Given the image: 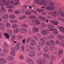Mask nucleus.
<instances>
[{"mask_svg": "<svg viewBox=\"0 0 64 64\" xmlns=\"http://www.w3.org/2000/svg\"><path fill=\"white\" fill-rule=\"evenodd\" d=\"M52 59L53 60V61H55L56 58V57L54 56H52L51 57Z\"/></svg>", "mask_w": 64, "mask_h": 64, "instance_id": "38", "label": "nucleus"}, {"mask_svg": "<svg viewBox=\"0 0 64 64\" xmlns=\"http://www.w3.org/2000/svg\"><path fill=\"white\" fill-rule=\"evenodd\" d=\"M31 21L32 23H34V24H36V25H38L40 23L39 20H31Z\"/></svg>", "mask_w": 64, "mask_h": 64, "instance_id": "1", "label": "nucleus"}, {"mask_svg": "<svg viewBox=\"0 0 64 64\" xmlns=\"http://www.w3.org/2000/svg\"><path fill=\"white\" fill-rule=\"evenodd\" d=\"M34 40L33 39H32V38L30 37L27 40Z\"/></svg>", "mask_w": 64, "mask_h": 64, "instance_id": "63", "label": "nucleus"}, {"mask_svg": "<svg viewBox=\"0 0 64 64\" xmlns=\"http://www.w3.org/2000/svg\"><path fill=\"white\" fill-rule=\"evenodd\" d=\"M49 51V50L48 47H46L44 48V52H48Z\"/></svg>", "mask_w": 64, "mask_h": 64, "instance_id": "17", "label": "nucleus"}, {"mask_svg": "<svg viewBox=\"0 0 64 64\" xmlns=\"http://www.w3.org/2000/svg\"><path fill=\"white\" fill-rule=\"evenodd\" d=\"M55 4L53 2H50L49 3V5L50 6H54Z\"/></svg>", "mask_w": 64, "mask_h": 64, "instance_id": "39", "label": "nucleus"}, {"mask_svg": "<svg viewBox=\"0 0 64 64\" xmlns=\"http://www.w3.org/2000/svg\"><path fill=\"white\" fill-rule=\"evenodd\" d=\"M1 9L2 11H3V12H5V11H6L5 8L4 7H1Z\"/></svg>", "mask_w": 64, "mask_h": 64, "instance_id": "48", "label": "nucleus"}, {"mask_svg": "<svg viewBox=\"0 0 64 64\" xmlns=\"http://www.w3.org/2000/svg\"><path fill=\"white\" fill-rule=\"evenodd\" d=\"M36 1V2H33V3L34 4H36H36H41L42 3L41 2H40V0H35Z\"/></svg>", "mask_w": 64, "mask_h": 64, "instance_id": "18", "label": "nucleus"}, {"mask_svg": "<svg viewBox=\"0 0 64 64\" xmlns=\"http://www.w3.org/2000/svg\"><path fill=\"white\" fill-rule=\"evenodd\" d=\"M7 7L8 8H11L14 7V6L12 5L8 6H7Z\"/></svg>", "mask_w": 64, "mask_h": 64, "instance_id": "47", "label": "nucleus"}, {"mask_svg": "<svg viewBox=\"0 0 64 64\" xmlns=\"http://www.w3.org/2000/svg\"><path fill=\"white\" fill-rule=\"evenodd\" d=\"M8 33L10 34V36H11V35H12L13 33L11 31V30H8Z\"/></svg>", "mask_w": 64, "mask_h": 64, "instance_id": "28", "label": "nucleus"}, {"mask_svg": "<svg viewBox=\"0 0 64 64\" xmlns=\"http://www.w3.org/2000/svg\"><path fill=\"white\" fill-rule=\"evenodd\" d=\"M40 61L43 63H46L47 62L46 60L44 59H41L40 60Z\"/></svg>", "mask_w": 64, "mask_h": 64, "instance_id": "27", "label": "nucleus"}, {"mask_svg": "<svg viewBox=\"0 0 64 64\" xmlns=\"http://www.w3.org/2000/svg\"><path fill=\"white\" fill-rule=\"evenodd\" d=\"M50 42H51L52 45H54V44H55V42L53 40H50Z\"/></svg>", "mask_w": 64, "mask_h": 64, "instance_id": "58", "label": "nucleus"}, {"mask_svg": "<svg viewBox=\"0 0 64 64\" xmlns=\"http://www.w3.org/2000/svg\"><path fill=\"white\" fill-rule=\"evenodd\" d=\"M58 38L60 40H61L62 39H64V36L61 34H59L58 35Z\"/></svg>", "mask_w": 64, "mask_h": 64, "instance_id": "11", "label": "nucleus"}, {"mask_svg": "<svg viewBox=\"0 0 64 64\" xmlns=\"http://www.w3.org/2000/svg\"><path fill=\"white\" fill-rule=\"evenodd\" d=\"M51 44V43L49 42H47L46 44V45L47 46H50Z\"/></svg>", "mask_w": 64, "mask_h": 64, "instance_id": "43", "label": "nucleus"}, {"mask_svg": "<svg viewBox=\"0 0 64 64\" xmlns=\"http://www.w3.org/2000/svg\"><path fill=\"white\" fill-rule=\"evenodd\" d=\"M15 53H16L15 51H11V52H10L11 54L13 56H15Z\"/></svg>", "mask_w": 64, "mask_h": 64, "instance_id": "33", "label": "nucleus"}, {"mask_svg": "<svg viewBox=\"0 0 64 64\" xmlns=\"http://www.w3.org/2000/svg\"><path fill=\"white\" fill-rule=\"evenodd\" d=\"M40 1L42 2H41L42 3L41 4H46V3L48 2V1L47 0L45 1V2H44L45 0H40Z\"/></svg>", "mask_w": 64, "mask_h": 64, "instance_id": "24", "label": "nucleus"}, {"mask_svg": "<svg viewBox=\"0 0 64 64\" xmlns=\"http://www.w3.org/2000/svg\"><path fill=\"white\" fill-rule=\"evenodd\" d=\"M30 45L31 46H34V45H37V43L36 42L35 40H30Z\"/></svg>", "mask_w": 64, "mask_h": 64, "instance_id": "9", "label": "nucleus"}, {"mask_svg": "<svg viewBox=\"0 0 64 64\" xmlns=\"http://www.w3.org/2000/svg\"><path fill=\"white\" fill-rule=\"evenodd\" d=\"M48 27L49 28H54V26L52 25L49 24L48 26Z\"/></svg>", "mask_w": 64, "mask_h": 64, "instance_id": "36", "label": "nucleus"}, {"mask_svg": "<svg viewBox=\"0 0 64 64\" xmlns=\"http://www.w3.org/2000/svg\"><path fill=\"white\" fill-rule=\"evenodd\" d=\"M20 45V44H19V42H18L16 43V50H18V49H19Z\"/></svg>", "mask_w": 64, "mask_h": 64, "instance_id": "23", "label": "nucleus"}, {"mask_svg": "<svg viewBox=\"0 0 64 64\" xmlns=\"http://www.w3.org/2000/svg\"><path fill=\"white\" fill-rule=\"evenodd\" d=\"M8 15L7 14H4L2 15V17L4 19H7L8 18Z\"/></svg>", "mask_w": 64, "mask_h": 64, "instance_id": "12", "label": "nucleus"}, {"mask_svg": "<svg viewBox=\"0 0 64 64\" xmlns=\"http://www.w3.org/2000/svg\"><path fill=\"white\" fill-rule=\"evenodd\" d=\"M44 56L45 58H47V59L50 58V56H49V55H48L46 53H44Z\"/></svg>", "mask_w": 64, "mask_h": 64, "instance_id": "19", "label": "nucleus"}, {"mask_svg": "<svg viewBox=\"0 0 64 64\" xmlns=\"http://www.w3.org/2000/svg\"><path fill=\"white\" fill-rule=\"evenodd\" d=\"M10 22L11 23H17V20L15 19L10 20Z\"/></svg>", "mask_w": 64, "mask_h": 64, "instance_id": "14", "label": "nucleus"}, {"mask_svg": "<svg viewBox=\"0 0 64 64\" xmlns=\"http://www.w3.org/2000/svg\"><path fill=\"white\" fill-rule=\"evenodd\" d=\"M18 26L17 24H14L12 26V28H16L18 27Z\"/></svg>", "mask_w": 64, "mask_h": 64, "instance_id": "34", "label": "nucleus"}, {"mask_svg": "<svg viewBox=\"0 0 64 64\" xmlns=\"http://www.w3.org/2000/svg\"><path fill=\"white\" fill-rule=\"evenodd\" d=\"M63 52V50H60L58 52V55L60 57H61V55L62 54V53Z\"/></svg>", "mask_w": 64, "mask_h": 64, "instance_id": "20", "label": "nucleus"}, {"mask_svg": "<svg viewBox=\"0 0 64 64\" xmlns=\"http://www.w3.org/2000/svg\"><path fill=\"white\" fill-rule=\"evenodd\" d=\"M37 50L38 51H39L41 50V47L40 46H38L37 47Z\"/></svg>", "mask_w": 64, "mask_h": 64, "instance_id": "49", "label": "nucleus"}, {"mask_svg": "<svg viewBox=\"0 0 64 64\" xmlns=\"http://www.w3.org/2000/svg\"><path fill=\"white\" fill-rule=\"evenodd\" d=\"M15 14H19L20 13V11L17 10L15 11L14 12Z\"/></svg>", "mask_w": 64, "mask_h": 64, "instance_id": "57", "label": "nucleus"}, {"mask_svg": "<svg viewBox=\"0 0 64 64\" xmlns=\"http://www.w3.org/2000/svg\"><path fill=\"white\" fill-rule=\"evenodd\" d=\"M7 63V60L5 58H0V64H5Z\"/></svg>", "mask_w": 64, "mask_h": 64, "instance_id": "2", "label": "nucleus"}, {"mask_svg": "<svg viewBox=\"0 0 64 64\" xmlns=\"http://www.w3.org/2000/svg\"><path fill=\"white\" fill-rule=\"evenodd\" d=\"M22 26L23 27H26V28L28 27V25L25 24H22Z\"/></svg>", "mask_w": 64, "mask_h": 64, "instance_id": "45", "label": "nucleus"}, {"mask_svg": "<svg viewBox=\"0 0 64 64\" xmlns=\"http://www.w3.org/2000/svg\"><path fill=\"white\" fill-rule=\"evenodd\" d=\"M48 31H54V30H57V29L56 28L54 29H50L48 30Z\"/></svg>", "mask_w": 64, "mask_h": 64, "instance_id": "50", "label": "nucleus"}, {"mask_svg": "<svg viewBox=\"0 0 64 64\" xmlns=\"http://www.w3.org/2000/svg\"><path fill=\"white\" fill-rule=\"evenodd\" d=\"M33 31L35 32H37L39 31V28L36 27H34L33 29Z\"/></svg>", "mask_w": 64, "mask_h": 64, "instance_id": "15", "label": "nucleus"}, {"mask_svg": "<svg viewBox=\"0 0 64 64\" xmlns=\"http://www.w3.org/2000/svg\"><path fill=\"white\" fill-rule=\"evenodd\" d=\"M20 59H24V56L22 55H20Z\"/></svg>", "mask_w": 64, "mask_h": 64, "instance_id": "53", "label": "nucleus"}, {"mask_svg": "<svg viewBox=\"0 0 64 64\" xmlns=\"http://www.w3.org/2000/svg\"><path fill=\"white\" fill-rule=\"evenodd\" d=\"M2 46L5 48H7L8 47V46L7 45V44L6 42H4L2 44Z\"/></svg>", "mask_w": 64, "mask_h": 64, "instance_id": "13", "label": "nucleus"}, {"mask_svg": "<svg viewBox=\"0 0 64 64\" xmlns=\"http://www.w3.org/2000/svg\"><path fill=\"white\" fill-rule=\"evenodd\" d=\"M51 13H52L51 15L52 16H53L54 17H56L58 14L57 12H56V11H52L51 12Z\"/></svg>", "mask_w": 64, "mask_h": 64, "instance_id": "8", "label": "nucleus"}, {"mask_svg": "<svg viewBox=\"0 0 64 64\" xmlns=\"http://www.w3.org/2000/svg\"><path fill=\"white\" fill-rule=\"evenodd\" d=\"M6 59L8 61H10L13 60V58L12 57H11L10 56H8L6 58Z\"/></svg>", "mask_w": 64, "mask_h": 64, "instance_id": "10", "label": "nucleus"}, {"mask_svg": "<svg viewBox=\"0 0 64 64\" xmlns=\"http://www.w3.org/2000/svg\"><path fill=\"white\" fill-rule=\"evenodd\" d=\"M2 1L3 3H0V6H4V4H5L6 5H7L9 4V2H6V0H2Z\"/></svg>", "mask_w": 64, "mask_h": 64, "instance_id": "4", "label": "nucleus"}, {"mask_svg": "<svg viewBox=\"0 0 64 64\" xmlns=\"http://www.w3.org/2000/svg\"><path fill=\"white\" fill-rule=\"evenodd\" d=\"M29 64H34V63L32 61V60H30V62L28 63Z\"/></svg>", "mask_w": 64, "mask_h": 64, "instance_id": "60", "label": "nucleus"}, {"mask_svg": "<svg viewBox=\"0 0 64 64\" xmlns=\"http://www.w3.org/2000/svg\"><path fill=\"white\" fill-rule=\"evenodd\" d=\"M56 44L58 45H59L60 44V42L59 40H57L56 42Z\"/></svg>", "mask_w": 64, "mask_h": 64, "instance_id": "59", "label": "nucleus"}, {"mask_svg": "<svg viewBox=\"0 0 64 64\" xmlns=\"http://www.w3.org/2000/svg\"><path fill=\"white\" fill-rule=\"evenodd\" d=\"M25 14L26 15H31L32 13L31 12L26 11L25 12Z\"/></svg>", "mask_w": 64, "mask_h": 64, "instance_id": "41", "label": "nucleus"}, {"mask_svg": "<svg viewBox=\"0 0 64 64\" xmlns=\"http://www.w3.org/2000/svg\"><path fill=\"white\" fill-rule=\"evenodd\" d=\"M51 22L52 24H54L55 25H58L59 24V22L58 21H56L55 20H52Z\"/></svg>", "mask_w": 64, "mask_h": 64, "instance_id": "6", "label": "nucleus"}, {"mask_svg": "<svg viewBox=\"0 0 64 64\" xmlns=\"http://www.w3.org/2000/svg\"><path fill=\"white\" fill-rule=\"evenodd\" d=\"M42 28H44V27H45L46 26V25L45 24H42Z\"/></svg>", "mask_w": 64, "mask_h": 64, "instance_id": "55", "label": "nucleus"}, {"mask_svg": "<svg viewBox=\"0 0 64 64\" xmlns=\"http://www.w3.org/2000/svg\"><path fill=\"white\" fill-rule=\"evenodd\" d=\"M15 35H13L11 38L12 40H15Z\"/></svg>", "mask_w": 64, "mask_h": 64, "instance_id": "46", "label": "nucleus"}, {"mask_svg": "<svg viewBox=\"0 0 64 64\" xmlns=\"http://www.w3.org/2000/svg\"><path fill=\"white\" fill-rule=\"evenodd\" d=\"M5 56V54L3 52H0V56L4 57Z\"/></svg>", "mask_w": 64, "mask_h": 64, "instance_id": "44", "label": "nucleus"}, {"mask_svg": "<svg viewBox=\"0 0 64 64\" xmlns=\"http://www.w3.org/2000/svg\"><path fill=\"white\" fill-rule=\"evenodd\" d=\"M36 10L39 12V13H40V12H44V10L42 9L38 8L36 9Z\"/></svg>", "mask_w": 64, "mask_h": 64, "instance_id": "25", "label": "nucleus"}, {"mask_svg": "<svg viewBox=\"0 0 64 64\" xmlns=\"http://www.w3.org/2000/svg\"><path fill=\"white\" fill-rule=\"evenodd\" d=\"M54 38V36L53 35H50L49 36V37L48 38L49 39H52Z\"/></svg>", "mask_w": 64, "mask_h": 64, "instance_id": "40", "label": "nucleus"}, {"mask_svg": "<svg viewBox=\"0 0 64 64\" xmlns=\"http://www.w3.org/2000/svg\"><path fill=\"white\" fill-rule=\"evenodd\" d=\"M20 32L22 33H26V30L25 28H22L20 30Z\"/></svg>", "mask_w": 64, "mask_h": 64, "instance_id": "21", "label": "nucleus"}, {"mask_svg": "<svg viewBox=\"0 0 64 64\" xmlns=\"http://www.w3.org/2000/svg\"><path fill=\"white\" fill-rule=\"evenodd\" d=\"M6 27L7 28H10V25L9 23H7L6 24Z\"/></svg>", "mask_w": 64, "mask_h": 64, "instance_id": "42", "label": "nucleus"}, {"mask_svg": "<svg viewBox=\"0 0 64 64\" xmlns=\"http://www.w3.org/2000/svg\"><path fill=\"white\" fill-rule=\"evenodd\" d=\"M58 30H54L53 31V34H54V35H58L59 33L57 31Z\"/></svg>", "mask_w": 64, "mask_h": 64, "instance_id": "26", "label": "nucleus"}, {"mask_svg": "<svg viewBox=\"0 0 64 64\" xmlns=\"http://www.w3.org/2000/svg\"><path fill=\"white\" fill-rule=\"evenodd\" d=\"M3 52L4 53H8V51L7 50H6V49H4L3 50Z\"/></svg>", "mask_w": 64, "mask_h": 64, "instance_id": "52", "label": "nucleus"}, {"mask_svg": "<svg viewBox=\"0 0 64 64\" xmlns=\"http://www.w3.org/2000/svg\"><path fill=\"white\" fill-rule=\"evenodd\" d=\"M30 54H29V56L33 57L34 55L36 54V52L34 51H30L29 52Z\"/></svg>", "mask_w": 64, "mask_h": 64, "instance_id": "3", "label": "nucleus"}, {"mask_svg": "<svg viewBox=\"0 0 64 64\" xmlns=\"http://www.w3.org/2000/svg\"><path fill=\"white\" fill-rule=\"evenodd\" d=\"M4 35L5 36L6 38V39H8L9 38V34H7L6 33H5L4 34Z\"/></svg>", "mask_w": 64, "mask_h": 64, "instance_id": "32", "label": "nucleus"}, {"mask_svg": "<svg viewBox=\"0 0 64 64\" xmlns=\"http://www.w3.org/2000/svg\"><path fill=\"white\" fill-rule=\"evenodd\" d=\"M58 18V19H59V20H63L62 17H60V16H59Z\"/></svg>", "mask_w": 64, "mask_h": 64, "instance_id": "64", "label": "nucleus"}, {"mask_svg": "<svg viewBox=\"0 0 64 64\" xmlns=\"http://www.w3.org/2000/svg\"><path fill=\"white\" fill-rule=\"evenodd\" d=\"M26 18V16L25 15H23L21 16L19 18L20 20H23V19H24Z\"/></svg>", "mask_w": 64, "mask_h": 64, "instance_id": "16", "label": "nucleus"}, {"mask_svg": "<svg viewBox=\"0 0 64 64\" xmlns=\"http://www.w3.org/2000/svg\"><path fill=\"white\" fill-rule=\"evenodd\" d=\"M0 29L2 30L5 29V24L2 22L0 23Z\"/></svg>", "mask_w": 64, "mask_h": 64, "instance_id": "5", "label": "nucleus"}, {"mask_svg": "<svg viewBox=\"0 0 64 64\" xmlns=\"http://www.w3.org/2000/svg\"><path fill=\"white\" fill-rule=\"evenodd\" d=\"M15 1H16V3H15L14 4V5H18L19 4V0H15Z\"/></svg>", "mask_w": 64, "mask_h": 64, "instance_id": "37", "label": "nucleus"}, {"mask_svg": "<svg viewBox=\"0 0 64 64\" xmlns=\"http://www.w3.org/2000/svg\"><path fill=\"white\" fill-rule=\"evenodd\" d=\"M10 19H15L16 16L14 15H10Z\"/></svg>", "mask_w": 64, "mask_h": 64, "instance_id": "30", "label": "nucleus"}, {"mask_svg": "<svg viewBox=\"0 0 64 64\" xmlns=\"http://www.w3.org/2000/svg\"><path fill=\"white\" fill-rule=\"evenodd\" d=\"M58 13L59 14H60V15H61V16L62 17H64V14H63V12H62L61 11L59 10L58 11Z\"/></svg>", "mask_w": 64, "mask_h": 64, "instance_id": "35", "label": "nucleus"}, {"mask_svg": "<svg viewBox=\"0 0 64 64\" xmlns=\"http://www.w3.org/2000/svg\"><path fill=\"white\" fill-rule=\"evenodd\" d=\"M46 20V18L44 17H42V21H44V22H45Z\"/></svg>", "mask_w": 64, "mask_h": 64, "instance_id": "51", "label": "nucleus"}, {"mask_svg": "<svg viewBox=\"0 0 64 64\" xmlns=\"http://www.w3.org/2000/svg\"><path fill=\"white\" fill-rule=\"evenodd\" d=\"M29 18H30L31 19H36L37 18V17L36 16H33V15H30L29 16Z\"/></svg>", "mask_w": 64, "mask_h": 64, "instance_id": "22", "label": "nucleus"}, {"mask_svg": "<svg viewBox=\"0 0 64 64\" xmlns=\"http://www.w3.org/2000/svg\"><path fill=\"white\" fill-rule=\"evenodd\" d=\"M50 7L49 6H48L46 7V10H50Z\"/></svg>", "mask_w": 64, "mask_h": 64, "instance_id": "54", "label": "nucleus"}, {"mask_svg": "<svg viewBox=\"0 0 64 64\" xmlns=\"http://www.w3.org/2000/svg\"><path fill=\"white\" fill-rule=\"evenodd\" d=\"M15 48L12 47V51H15Z\"/></svg>", "mask_w": 64, "mask_h": 64, "instance_id": "62", "label": "nucleus"}, {"mask_svg": "<svg viewBox=\"0 0 64 64\" xmlns=\"http://www.w3.org/2000/svg\"><path fill=\"white\" fill-rule=\"evenodd\" d=\"M41 34L42 35H46L49 32L47 30H42L41 31Z\"/></svg>", "mask_w": 64, "mask_h": 64, "instance_id": "7", "label": "nucleus"}, {"mask_svg": "<svg viewBox=\"0 0 64 64\" xmlns=\"http://www.w3.org/2000/svg\"><path fill=\"white\" fill-rule=\"evenodd\" d=\"M20 52L23 51L24 50V47L23 46H22L20 48Z\"/></svg>", "mask_w": 64, "mask_h": 64, "instance_id": "31", "label": "nucleus"}, {"mask_svg": "<svg viewBox=\"0 0 64 64\" xmlns=\"http://www.w3.org/2000/svg\"><path fill=\"white\" fill-rule=\"evenodd\" d=\"M31 60L29 58H28L27 59H26V61L28 63H29L30 61V60Z\"/></svg>", "mask_w": 64, "mask_h": 64, "instance_id": "56", "label": "nucleus"}, {"mask_svg": "<svg viewBox=\"0 0 64 64\" xmlns=\"http://www.w3.org/2000/svg\"><path fill=\"white\" fill-rule=\"evenodd\" d=\"M14 31L15 33H17L19 32V28H17L14 30Z\"/></svg>", "mask_w": 64, "mask_h": 64, "instance_id": "29", "label": "nucleus"}, {"mask_svg": "<svg viewBox=\"0 0 64 64\" xmlns=\"http://www.w3.org/2000/svg\"><path fill=\"white\" fill-rule=\"evenodd\" d=\"M39 43L40 45V46H41V47H44V45L43 44H42L41 42H39Z\"/></svg>", "mask_w": 64, "mask_h": 64, "instance_id": "61", "label": "nucleus"}]
</instances>
